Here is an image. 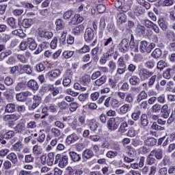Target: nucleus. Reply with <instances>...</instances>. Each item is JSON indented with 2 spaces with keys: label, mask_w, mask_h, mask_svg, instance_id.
I'll return each mask as SVG.
<instances>
[{
  "label": "nucleus",
  "mask_w": 175,
  "mask_h": 175,
  "mask_svg": "<svg viewBox=\"0 0 175 175\" xmlns=\"http://www.w3.org/2000/svg\"><path fill=\"white\" fill-rule=\"evenodd\" d=\"M58 161L59 167H65L68 165V156L61 157V154H58L55 156V163H58Z\"/></svg>",
  "instance_id": "f257e3e1"
},
{
  "label": "nucleus",
  "mask_w": 175,
  "mask_h": 175,
  "mask_svg": "<svg viewBox=\"0 0 175 175\" xmlns=\"http://www.w3.org/2000/svg\"><path fill=\"white\" fill-rule=\"evenodd\" d=\"M119 118H111L107 122L108 128L110 131H116L118 128Z\"/></svg>",
  "instance_id": "f03ea898"
},
{
  "label": "nucleus",
  "mask_w": 175,
  "mask_h": 175,
  "mask_svg": "<svg viewBox=\"0 0 175 175\" xmlns=\"http://www.w3.org/2000/svg\"><path fill=\"white\" fill-rule=\"evenodd\" d=\"M84 20V18L83 16H81L80 14H76L74 17H72L70 22L69 24H72V25H76V24H80V23H83Z\"/></svg>",
  "instance_id": "7ed1b4c3"
},
{
  "label": "nucleus",
  "mask_w": 175,
  "mask_h": 175,
  "mask_svg": "<svg viewBox=\"0 0 175 175\" xmlns=\"http://www.w3.org/2000/svg\"><path fill=\"white\" fill-rule=\"evenodd\" d=\"M61 75V70H53L48 73H46V76L51 80L53 79H55L56 77H58Z\"/></svg>",
  "instance_id": "20e7f679"
},
{
  "label": "nucleus",
  "mask_w": 175,
  "mask_h": 175,
  "mask_svg": "<svg viewBox=\"0 0 175 175\" xmlns=\"http://www.w3.org/2000/svg\"><path fill=\"white\" fill-rule=\"evenodd\" d=\"M85 40H92L94 39V30L91 28H88L86 29L85 33Z\"/></svg>",
  "instance_id": "39448f33"
},
{
  "label": "nucleus",
  "mask_w": 175,
  "mask_h": 175,
  "mask_svg": "<svg viewBox=\"0 0 175 175\" xmlns=\"http://www.w3.org/2000/svg\"><path fill=\"white\" fill-rule=\"evenodd\" d=\"M79 140V137L75 133L71 134L67 137L66 142L68 144H72Z\"/></svg>",
  "instance_id": "423d86ee"
},
{
  "label": "nucleus",
  "mask_w": 175,
  "mask_h": 175,
  "mask_svg": "<svg viewBox=\"0 0 175 175\" xmlns=\"http://www.w3.org/2000/svg\"><path fill=\"white\" fill-rule=\"evenodd\" d=\"M139 76L142 80H146L149 76H152V72H150V71L143 69L140 70Z\"/></svg>",
  "instance_id": "0eeeda50"
},
{
  "label": "nucleus",
  "mask_w": 175,
  "mask_h": 175,
  "mask_svg": "<svg viewBox=\"0 0 175 175\" xmlns=\"http://www.w3.org/2000/svg\"><path fill=\"white\" fill-rule=\"evenodd\" d=\"M139 50L142 53H148V43L147 41H142L140 42Z\"/></svg>",
  "instance_id": "6e6552de"
},
{
  "label": "nucleus",
  "mask_w": 175,
  "mask_h": 175,
  "mask_svg": "<svg viewBox=\"0 0 175 175\" xmlns=\"http://www.w3.org/2000/svg\"><path fill=\"white\" fill-rule=\"evenodd\" d=\"M20 118L19 114H11V115H6L4 116L5 121H9L11 120L12 121H17Z\"/></svg>",
  "instance_id": "1a4fd4ad"
},
{
  "label": "nucleus",
  "mask_w": 175,
  "mask_h": 175,
  "mask_svg": "<svg viewBox=\"0 0 175 175\" xmlns=\"http://www.w3.org/2000/svg\"><path fill=\"white\" fill-rule=\"evenodd\" d=\"M42 102V98L38 96H34L33 102L31 106V109H36L39 105H40Z\"/></svg>",
  "instance_id": "9d476101"
},
{
  "label": "nucleus",
  "mask_w": 175,
  "mask_h": 175,
  "mask_svg": "<svg viewBox=\"0 0 175 175\" xmlns=\"http://www.w3.org/2000/svg\"><path fill=\"white\" fill-rule=\"evenodd\" d=\"M83 31H84V25H79L75 27L72 29V32H73V33H75V35H80V33H82V32H83Z\"/></svg>",
  "instance_id": "9b49d317"
},
{
  "label": "nucleus",
  "mask_w": 175,
  "mask_h": 175,
  "mask_svg": "<svg viewBox=\"0 0 175 175\" xmlns=\"http://www.w3.org/2000/svg\"><path fill=\"white\" fill-rule=\"evenodd\" d=\"M27 44H29L30 50H36V47H38V44H36L35 40L31 38L27 39Z\"/></svg>",
  "instance_id": "f8f14e48"
},
{
  "label": "nucleus",
  "mask_w": 175,
  "mask_h": 175,
  "mask_svg": "<svg viewBox=\"0 0 175 175\" xmlns=\"http://www.w3.org/2000/svg\"><path fill=\"white\" fill-rule=\"evenodd\" d=\"M53 35V32L51 31H42L40 32V38H46V39H51Z\"/></svg>",
  "instance_id": "ddd939ff"
},
{
  "label": "nucleus",
  "mask_w": 175,
  "mask_h": 175,
  "mask_svg": "<svg viewBox=\"0 0 175 175\" xmlns=\"http://www.w3.org/2000/svg\"><path fill=\"white\" fill-rule=\"evenodd\" d=\"M152 157H155L157 159H161L162 158V150L158 149L157 150H153L150 152Z\"/></svg>",
  "instance_id": "4468645a"
},
{
  "label": "nucleus",
  "mask_w": 175,
  "mask_h": 175,
  "mask_svg": "<svg viewBox=\"0 0 175 175\" xmlns=\"http://www.w3.org/2000/svg\"><path fill=\"white\" fill-rule=\"evenodd\" d=\"M117 21L119 24H122V23H126V16L124 13H120L117 16Z\"/></svg>",
  "instance_id": "2eb2a0df"
},
{
  "label": "nucleus",
  "mask_w": 175,
  "mask_h": 175,
  "mask_svg": "<svg viewBox=\"0 0 175 175\" xmlns=\"http://www.w3.org/2000/svg\"><path fill=\"white\" fill-rule=\"evenodd\" d=\"M55 25L57 31H60V29H62L65 27V23H64L62 19H57L55 21Z\"/></svg>",
  "instance_id": "dca6fc26"
},
{
  "label": "nucleus",
  "mask_w": 175,
  "mask_h": 175,
  "mask_svg": "<svg viewBox=\"0 0 175 175\" xmlns=\"http://www.w3.org/2000/svg\"><path fill=\"white\" fill-rule=\"evenodd\" d=\"M140 122L142 126H147L148 125V118H147V115L142 114L140 119Z\"/></svg>",
  "instance_id": "f3484780"
},
{
  "label": "nucleus",
  "mask_w": 175,
  "mask_h": 175,
  "mask_svg": "<svg viewBox=\"0 0 175 175\" xmlns=\"http://www.w3.org/2000/svg\"><path fill=\"white\" fill-rule=\"evenodd\" d=\"M54 162V152H50L48 154V159H46V163L48 166H52Z\"/></svg>",
  "instance_id": "a211bd4d"
},
{
  "label": "nucleus",
  "mask_w": 175,
  "mask_h": 175,
  "mask_svg": "<svg viewBox=\"0 0 175 175\" xmlns=\"http://www.w3.org/2000/svg\"><path fill=\"white\" fill-rule=\"evenodd\" d=\"M83 157L86 159H90V158H92V157H94V152L90 149H87L84 151Z\"/></svg>",
  "instance_id": "6ab92c4d"
},
{
  "label": "nucleus",
  "mask_w": 175,
  "mask_h": 175,
  "mask_svg": "<svg viewBox=\"0 0 175 175\" xmlns=\"http://www.w3.org/2000/svg\"><path fill=\"white\" fill-rule=\"evenodd\" d=\"M161 112L162 113V117H163V118H167L169 117V112L167 111V105H164L162 107Z\"/></svg>",
  "instance_id": "aec40b11"
},
{
  "label": "nucleus",
  "mask_w": 175,
  "mask_h": 175,
  "mask_svg": "<svg viewBox=\"0 0 175 175\" xmlns=\"http://www.w3.org/2000/svg\"><path fill=\"white\" fill-rule=\"evenodd\" d=\"M27 84L28 87H29V88H31V90H36L39 88V86L38 85V83L34 80H30Z\"/></svg>",
  "instance_id": "412c9836"
},
{
  "label": "nucleus",
  "mask_w": 175,
  "mask_h": 175,
  "mask_svg": "<svg viewBox=\"0 0 175 175\" xmlns=\"http://www.w3.org/2000/svg\"><path fill=\"white\" fill-rule=\"evenodd\" d=\"M22 25L24 28H29L32 25V19H24Z\"/></svg>",
  "instance_id": "4be33fe9"
},
{
  "label": "nucleus",
  "mask_w": 175,
  "mask_h": 175,
  "mask_svg": "<svg viewBox=\"0 0 175 175\" xmlns=\"http://www.w3.org/2000/svg\"><path fill=\"white\" fill-rule=\"evenodd\" d=\"M20 68L22 70H24V72H25V73H27V75H31V73H32V68H31V66H29V65L21 66Z\"/></svg>",
  "instance_id": "5701e85b"
},
{
  "label": "nucleus",
  "mask_w": 175,
  "mask_h": 175,
  "mask_svg": "<svg viewBox=\"0 0 175 175\" xmlns=\"http://www.w3.org/2000/svg\"><path fill=\"white\" fill-rule=\"evenodd\" d=\"M16 110V106L14 104H8L5 107V111L7 113H13Z\"/></svg>",
  "instance_id": "b1692460"
},
{
  "label": "nucleus",
  "mask_w": 175,
  "mask_h": 175,
  "mask_svg": "<svg viewBox=\"0 0 175 175\" xmlns=\"http://www.w3.org/2000/svg\"><path fill=\"white\" fill-rule=\"evenodd\" d=\"M8 159H10L12 163H17V155L14 153H10L7 156Z\"/></svg>",
  "instance_id": "393cba45"
},
{
  "label": "nucleus",
  "mask_w": 175,
  "mask_h": 175,
  "mask_svg": "<svg viewBox=\"0 0 175 175\" xmlns=\"http://www.w3.org/2000/svg\"><path fill=\"white\" fill-rule=\"evenodd\" d=\"M33 152L36 155H40L42 154V152H43V149H42L40 146L36 145L33 148Z\"/></svg>",
  "instance_id": "a878e982"
},
{
  "label": "nucleus",
  "mask_w": 175,
  "mask_h": 175,
  "mask_svg": "<svg viewBox=\"0 0 175 175\" xmlns=\"http://www.w3.org/2000/svg\"><path fill=\"white\" fill-rule=\"evenodd\" d=\"M70 157L72 158L74 162H78V161H80V155L77 154V153L75 152H70Z\"/></svg>",
  "instance_id": "bb28decb"
},
{
  "label": "nucleus",
  "mask_w": 175,
  "mask_h": 175,
  "mask_svg": "<svg viewBox=\"0 0 175 175\" xmlns=\"http://www.w3.org/2000/svg\"><path fill=\"white\" fill-rule=\"evenodd\" d=\"M159 25L163 31L167 29V24L163 19L159 20Z\"/></svg>",
  "instance_id": "cd10ccee"
},
{
  "label": "nucleus",
  "mask_w": 175,
  "mask_h": 175,
  "mask_svg": "<svg viewBox=\"0 0 175 175\" xmlns=\"http://www.w3.org/2000/svg\"><path fill=\"white\" fill-rule=\"evenodd\" d=\"M145 143L146 146H155V144H157V139L153 137L148 138L146 140Z\"/></svg>",
  "instance_id": "c85d7f7f"
},
{
  "label": "nucleus",
  "mask_w": 175,
  "mask_h": 175,
  "mask_svg": "<svg viewBox=\"0 0 175 175\" xmlns=\"http://www.w3.org/2000/svg\"><path fill=\"white\" fill-rule=\"evenodd\" d=\"M73 54H75L74 51H65L62 55L64 57V58H66V59H68V58H70Z\"/></svg>",
  "instance_id": "c756f323"
},
{
  "label": "nucleus",
  "mask_w": 175,
  "mask_h": 175,
  "mask_svg": "<svg viewBox=\"0 0 175 175\" xmlns=\"http://www.w3.org/2000/svg\"><path fill=\"white\" fill-rule=\"evenodd\" d=\"M162 55V51H161V49H156L152 53V57L154 58H159Z\"/></svg>",
  "instance_id": "7c9ffc66"
},
{
  "label": "nucleus",
  "mask_w": 175,
  "mask_h": 175,
  "mask_svg": "<svg viewBox=\"0 0 175 175\" xmlns=\"http://www.w3.org/2000/svg\"><path fill=\"white\" fill-rule=\"evenodd\" d=\"M129 81L132 85H136L137 84H139V81H140V80L137 77L133 76L131 78H130Z\"/></svg>",
  "instance_id": "2f4dec72"
},
{
  "label": "nucleus",
  "mask_w": 175,
  "mask_h": 175,
  "mask_svg": "<svg viewBox=\"0 0 175 175\" xmlns=\"http://www.w3.org/2000/svg\"><path fill=\"white\" fill-rule=\"evenodd\" d=\"M129 110V105L124 104L120 108V111L122 113V114H126V113H128V111Z\"/></svg>",
  "instance_id": "473e14b6"
},
{
  "label": "nucleus",
  "mask_w": 175,
  "mask_h": 175,
  "mask_svg": "<svg viewBox=\"0 0 175 175\" xmlns=\"http://www.w3.org/2000/svg\"><path fill=\"white\" fill-rule=\"evenodd\" d=\"M106 83V77L103 76L100 79H97L95 81L96 85H102V84H105Z\"/></svg>",
  "instance_id": "72a5a7b5"
},
{
  "label": "nucleus",
  "mask_w": 175,
  "mask_h": 175,
  "mask_svg": "<svg viewBox=\"0 0 175 175\" xmlns=\"http://www.w3.org/2000/svg\"><path fill=\"white\" fill-rule=\"evenodd\" d=\"M166 66H167V64L163 60H161L157 63V69L160 70H162L164 68H166Z\"/></svg>",
  "instance_id": "f704fd0d"
},
{
  "label": "nucleus",
  "mask_w": 175,
  "mask_h": 175,
  "mask_svg": "<svg viewBox=\"0 0 175 175\" xmlns=\"http://www.w3.org/2000/svg\"><path fill=\"white\" fill-rule=\"evenodd\" d=\"M24 124L19 123L14 127V131L15 132H23V131H24Z\"/></svg>",
  "instance_id": "c9c22d12"
},
{
  "label": "nucleus",
  "mask_w": 175,
  "mask_h": 175,
  "mask_svg": "<svg viewBox=\"0 0 175 175\" xmlns=\"http://www.w3.org/2000/svg\"><path fill=\"white\" fill-rule=\"evenodd\" d=\"M12 54V51L10 49H7L5 51V52H3L0 54V59L1 60L3 59L5 57H8V55H10Z\"/></svg>",
  "instance_id": "e433bc0d"
},
{
  "label": "nucleus",
  "mask_w": 175,
  "mask_h": 175,
  "mask_svg": "<svg viewBox=\"0 0 175 175\" xmlns=\"http://www.w3.org/2000/svg\"><path fill=\"white\" fill-rule=\"evenodd\" d=\"M89 125L92 131H95L98 128V123L95 120L90 121Z\"/></svg>",
  "instance_id": "4c0bfd02"
},
{
  "label": "nucleus",
  "mask_w": 175,
  "mask_h": 175,
  "mask_svg": "<svg viewBox=\"0 0 175 175\" xmlns=\"http://www.w3.org/2000/svg\"><path fill=\"white\" fill-rule=\"evenodd\" d=\"M72 16H73V11H67L64 14L63 18L64 20H69Z\"/></svg>",
  "instance_id": "58836bf2"
},
{
  "label": "nucleus",
  "mask_w": 175,
  "mask_h": 175,
  "mask_svg": "<svg viewBox=\"0 0 175 175\" xmlns=\"http://www.w3.org/2000/svg\"><path fill=\"white\" fill-rule=\"evenodd\" d=\"M152 131H163V127H161L157 124V123H153L150 127Z\"/></svg>",
  "instance_id": "ea45409f"
},
{
  "label": "nucleus",
  "mask_w": 175,
  "mask_h": 175,
  "mask_svg": "<svg viewBox=\"0 0 175 175\" xmlns=\"http://www.w3.org/2000/svg\"><path fill=\"white\" fill-rule=\"evenodd\" d=\"M106 11V6L103 4H99L97 5V12L98 13H105Z\"/></svg>",
  "instance_id": "a19ab883"
},
{
  "label": "nucleus",
  "mask_w": 175,
  "mask_h": 175,
  "mask_svg": "<svg viewBox=\"0 0 175 175\" xmlns=\"http://www.w3.org/2000/svg\"><path fill=\"white\" fill-rule=\"evenodd\" d=\"M147 94H146V92L142 91L138 96V102H140L141 100H143V99H146L147 98Z\"/></svg>",
  "instance_id": "79ce46f5"
},
{
  "label": "nucleus",
  "mask_w": 175,
  "mask_h": 175,
  "mask_svg": "<svg viewBox=\"0 0 175 175\" xmlns=\"http://www.w3.org/2000/svg\"><path fill=\"white\" fill-rule=\"evenodd\" d=\"M74 88L75 90H79V91H82V92H84L85 91V90H87L85 88L82 87L79 83H75Z\"/></svg>",
  "instance_id": "37998d69"
},
{
  "label": "nucleus",
  "mask_w": 175,
  "mask_h": 175,
  "mask_svg": "<svg viewBox=\"0 0 175 175\" xmlns=\"http://www.w3.org/2000/svg\"><path fill=\"white\" fill-rule=\"evenodd\" d=\"M117 155H118V152H117L109 151L107 153V158H116Z\"/></svg>",
  "instance_id": "c03bdc74"
},
{
  "label": "nucleus",
  "mask_w": 175,
  "mask_h": 175,
  "mask_svg": "<svg viewBox=\"0 0 175 175\" xmlns=\"http://www.w3.org/2000/svg\"><path fill=\"white\" fill-rule=\"evenodd\" d=\"M77 107H79V105L77 103H72L70 104V111H76Z\"/></svg>",
  "instance_id": "a18cd8bd"
},
{
  "label": "nucleus",
  "mask_w": 175,
  "mask_h": 175,
  "mask_svg": "<svg viewBox=\"0 0 175 175\" xmlns=\"http://www.w3.org/2000/svg\"><path fill=\"white\" fill-rule=\"evenodd\" d=\"M16 99L19 102H24L25 100V97L24 96L23 93H19L16 94Z\"/></svg>",
  "instance_id": "49530a36"
},
{
  "label": "nucleus",
  "mask_w": 175,
  "mask_h": 175,
  "mask_svg": "<svg viewBox=\"0 0 175 175\" xmlns=\"http://www.w3.org/2000/svg\"><path fill=\"white\" fill-rule=\"evenodd\" d=\"M49 90V91H52L53 96H55L56 95H58V94H59V90H58V89L57 88H55L53 86H51Z\"/></svg>",
  "instance_id": "de8ad7c7"
},
{
  "label": "nucleus",
  "mask_w": 175,
  "mask_h": 175,
  "mask_svg": "<svg viewBox=\"0 0 175 175\" xmlns=\"http://www.w3.org/2000/svg\"><path fill=\"white\" fill-rule=\"evenodd\" d=\"M71 83L72 80L70 79V78H64L63 79V85H64V87H68L70 85Z\"/></svg>",
  "instance_id": "09e8293b"
},
{
  "label": "nucleus",
  "mask_w": 175,
  "mask_h": 175,
  "mask_svg": "<svg viewBox=\"0 0 175 175\" xmlns=\"http://www.w3.org/2000/svg\"><path fill=\"white\" fill-rule=\"evenodd\" d=\"M24 13V10L21 9H16L13 11V14L14 16H21Z\"/></svg>",
  "instance_id": "8fccbe9b"
},
{
  "label": "nucleus",
  "mask_w": 175,
  "mask_h": 175,
  "mask_svg": "<svg viewBox=\"0 0 175 175\" xmlns=\"http://www.w3.org/2000/svg\"><path fill=\"white\" fill-rule=\"evenodd\" d=\"M118 65L120 68H124L125 67V62H124V58L120 57L118 61Z\"/></svg>",
  "instance_id": "3c124183"
},
{
  "label": "nucleus",
  "mask_w": 175,
  "mask_h": 175,
  "mask_svg": "<svg viewBox=\"0 0 175 175\" xmlns=\"http://www.w3.org/2000/svg\"><path fill=\"white\" fill-rule=\"evenodd\" d=\"M159 110H161V106L158 104L153 105L152 107V111L153 113H158V111H159Z\"/></svg>",
  "instance_id": "603ef678"
},
{
  "label": "nucleus",
  "mask_w": 175,
  "mask_h": 175,
  "mask_svg": "<svg viewBox=\"0 0 175 175\" xmlns=\"http://www.w3.org/2000/svg\"><path fill=\"white\" fill-rule=\"evenodd\" d=\"M8 24H9V25L10 27H14V25H16V21L14 20V18L11 17L8 20Z\"/></svg>",
  "instance_id": "864d4df0"
},
{
  "label": "nucleus",
  "mask_w": 175,
  "mask_h": 175,
  "mask_svg": "<svg viewBox=\"0 0 175 175\" xmlns=\"http://www.w3.org/2000/svg\"><path fill=\"white\" fill-rule=\"evenodd\" d=\"M139 116H140V111H138L137 112L133 113L131 117L133 120H135V121H137V120H139Z\"/></svg>",
  "instance_id": "5fc2aeb1"
},
{
  "label": "nucleus",
  "mask_w": 175,
  "mask_h": 175,
  "mask_svg": "<svg viewBox=\"0 0 175 175\" xmlns=\"http://www.w3.org/2000/svg\"><path fill=\"white\" fill-rule=\"evenodd\" d=\"M120 46L124 50H125V49H128V40H126V39L122 40Z\"/></svg>",
  "instance_id": "6e6d98bb"
},
{
  "label": "nucleus",
  "mask_w": 175,
  "mask_h": 175,
  "mask_svg": "<svg viewBox=\"0 0 175 175\" xmlns=\"http://www.w3.org/2000/svg\"><path fill=\"white\" fill-rule=\"evenodd\" d=\"M111 105L113 107H118L120 106V102H118L117 99L113 98L111 101Z\"/></svg>",
  "instance_id": "4d7b16f0"
},
{
  "label": "nucleus",
  "mask_w": 175,
  "mask_h": 175,
  "mask_svg": "<svg viewBox=\"0 0 175 175\" xmlns=\"http://www.w3.org/2000/svg\"><path fill=\"white\" fill-rule=\"evenodd\" d=\"M131 9V6L127 3H124L123 6L120 8V10H122V12H128V10Z\"/></svg>",
  "instance_id": "13d9d810"
},
{
  "label": "nucleus",
  "mask_w": 175,
  "mask_h": 175,
  "mask_svg": "<svg viewBox=\"0 0 175 175\" xmlns=\"http://www.w3.org/2000/svg\"><path fill=\"white\" fill-rule=\"evenodd\" d=\"M5 84H6V85H12V84H13V79L8 77L5 79Z\"/></svg>",
  "instance_id": "bf43d9fd"
},
{
  "label": "nucleus",
  "mask_w": 175,
  "mask_h": 175,
  "mask_svg": "<svg viewBox=\"0 0 175 175\" xmlns=\"http://www.w3.org/2000/svg\"><path fill=\"white\" fill-rule=\"evenodd\" d=\"M27 47H28V42L23 41L20 44V49L21 50H27Z\"/></svg>",
  "instance_id": "052dcab7"
},
{
  "label": "nucleus",
  "mask_w": 175,
  "mask_h": 175,
  "mask_svg": "<svg viewBox=\"0 0 175 175\" xmlns=\"http://www.w3.org/2000/svg\"><path fill=\"white\" fill-rule=\"evenodd\" d=\"M51 133L55 135V136H61V131L58 129L53 128L51 129Z\"/></svg>",
  "instance_id": "680f3d73"
},
{
  "label": "nucleus",
  "mask_w": 175,
  "mask_h": 175,
  "mask_svg": "<svg viewBox=\"0 0 175 175\" xmlns=\"http://www.w3.org/2000/svg\"><path fill=\"white\" fill-rule=\"evenodd\" d=\"M46 67H44V64H38L36 66V69L38 72H43V70L45 69Z\"/></svg>",
  "instance_id": "e2e57ef3"
},
{
  "label": "nucleus",
  "mask_w": 175,
  "mask_h": 175,
  "mask_svg": "<svg viewBox=\"0 0 175 175\" xmlns=\"http://www.w3.org/2000/svg\"><path fill=\"white\" fill-rule=\"evenodd\" d=\"M18 59H19V61H21V62H24V63H25V62H27V61H28V59L23 55H18Z\"/></svg>",
  "instance_id": "0e129e2a"
},
{
  "label": "nucleus",
  "mask_w": 175,
  "mask_h": 175,
  "mask_svg": "<svg viewBox=\"0 0 175 175\" xmlns=\"http://www.w3.org/2000/svg\"><path fill=\"white\" fill-rule=\"evenodd\" d=\"M25 162H27V163L33 162V157H32L31 154L26 155L25 157Z\"/></svg>",
  "instance_id": "69168bd1"
},
{
  "label": "nucleus",
  "mask_w": 175,
  "mask_h": 175,
  "mask_svg": "<svg viewBox=\"0 0 175 175\" xmlns=\"http://www.w3.org/2000/svg\"><path fill=\"white\" fill-rule=\"evenodd\" d=\"M173 5V0H165L163 2V6H172Z\"/></svg>",
  "instance_id": "338daca9"
},
{
  "label": "nucleus",
  "mask_w": 175,
  "mask_h": 175,
  "mask_svg": "<svg viewBox=\"0 0 175 175\" xmlns=\"http://www.w3.org/2000/svg\"><path fill=\"white\" fill-rule=\"evenodd\" d=\"M83 172L81 170H72L70 172V175H81Z\"/></svg>",
  "instance_id": "774afa93"
}]
</instances>
